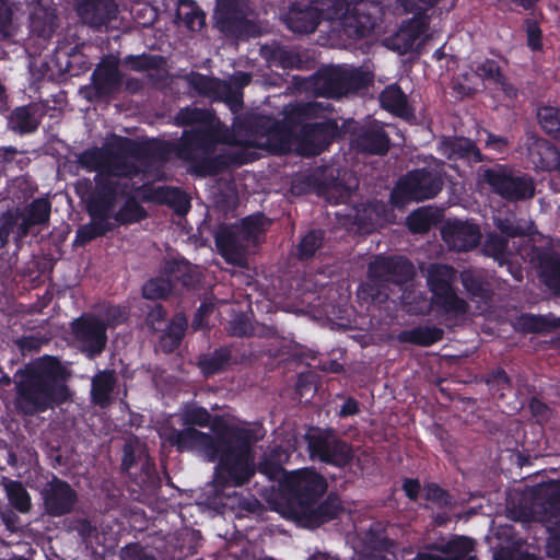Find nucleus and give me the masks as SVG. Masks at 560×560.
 Returning a JSON list of instances; mask_svg holds the SVG:
<instances>
[{
  "mask_svg": "<svg viewBox=\"0 0 560 560\" xmlns=\"http://www.w3.org/2000/svg\"><path fill=\"white\" fill-rule=\"evenodd\" d=\"M219 143L218 128L185 129L177 142L147 139L138 141L124 138L120 149L136 160L167 162L172 154L189 165V172L198 177L217 176L230 167H240L253 162L246 150H229L214 154Z\"/></svg>",
  "mask_w": 560,
  "mask_h": 560,
  "instance_id": "obj_1",
  "label": "nucleus"
},
{
  "mask_svg": "<svg viewBox=\"0 0 560 560\" xmlns=\"http://www.w3.org/2000/svg\"><path fill=\"white\" fill-rule=\"evenodd\" d=\"M14 406L23 416H36L55 409L72 397L68 386L70 372L57 357L44 355L15 374Z\"/></svg>",
  "mask_w": 560,
  "mask_h": 560,
  "instance_id": "obj_2",
  "label": "nucleus"
},
{
  "mask_svg": "<svg viewBox=\"0 0 560 560\" xmlns=\"http://www.w3.org/2000/svg\"><path fill=\"white\" fill-rule=\"evenodd\" d=\"M209 428L213 432L211 446L219 457L213 476L215 487L223 490L247 485L255 475L252 453L254 431L229 424L219 415H211Z\"/></svg>",
  "mask_w": 560,
  "mask_h": 560,
  "instance_id": "obj_3",
  "label": "nucleus"
},
{
  "mask_svg": "<svg viewBox=\"0 0 560 560\" xmlns=\"http://www.w3.org/2000/svg\"><path fill=\"white\" fill-rule=\"evenodd\" d=\"M302 439L310 458L314 462L345 468L354 458L352 445L342 440L332 428L308 427Z\"/></svg>",
  "mask_w": 560,
  "mask_h": 560,
  "instance_id": "obj_4",
  "label": "nucleus"
},
{
  "mask_svg": "<svg viewBox=\"0 0 560 560\" xmlns=\"http://www.w3.org/2000/svg\"><path fill=\"white\" fill-rule=\"evenodd\" d=\"M513 518L524 523H552L560 518V481L537 486L511 509Z\"/></svg>",
  "mask_w": 560,
  "mask_h": 560,
  "instance_id": "obj_5",
  "label": "nucleus"
},
{
  "mask_svg": "<svg viewBox=\"0 0 560 560\" xmlns=\"http://www.w3.org/2000/svg\"><path fill=\"white\" fill-rule=\"evenodd\" d=\"M281 490L292 517L311 503L318 502L327 491V481L317 471L303 468L285 475L281 481Z\"/></svg>",
  "mask_w": 560,
  "mask_h": 560,
  "instance_id": "obj_6",
  "label": "nucleus"
},
{
  "mask_svg": "<svg viewBox=\"0 0 560 560\" xmlns=\"http://www.w3.org/2000/svg\"><path fill=\"white\" fill-rule=\"evenodd\" d=\"M481 178L492 192L509 202L526 201L536 194L534 178L508 164L485 168Z\"/></svg>",
  "mask_w": 560,
  "mask_h": 560,
  "instance_id": "obj_7",
  "label": "nucleus"
},
{
  "mask_svg": "<svg viewBox=\"0 0 560 560\" xmlns=\"http://www.w3.org/2000/svg\"><path fill=\"white\" fill-rule=\"evenodd\" d=\"M441 175L429 168H416L400 177L395 185L390 201L395 207H404L410 201L434 198L443 188Z\"/></svg>",
  "mask_w": 560,
  "mask_h": 560,
  "instance_id": "obj_8",
  "label": "nucleus"
},
{
  "mask_svg": "<svg viewBox=\"0 0 560 560\" xmlns=\"http://www.w3.org/2000/svg\"><path fill=\"white\" fill-rule=\"evenodd\" d=\"M252 14L248 0H215L213 26L228 38L243 39L255 33Z\"/></svg>",
  "mask_w": 560,
  "mask_h": 560,
  "instance_id": "obj_9",
  "label": "nucleus"
},
{
  "mask_svg": "<svg viewBox=\"0 0 560 560\" xmlns=\"http://www.w3.org/2000/svg\"><path fill=\"white\" fill-rule=\"evenodd\" d=\"M128 183L114 182L109 176L96 174L94 186L85 198L86 212L91 219H110L121 195H126Z\"/></svg>",
  "mask_w": 560,
  "mask_h": 560,
  "instance_id": "obj_10",
  "label": "nucleus"
},
{
  "mask_svg": "<svg viewBox=\"0 0 560 560\" xmlns=\"http://www.w3.org/2000/svg\"><path fill=\"white\" fill-rule=\"evenodd\" d=\"M71 332L80 351L90 360L100 357L107 345V326L98 317L83 314L71 323Z\"/></svg>",
  "mask_w": 560,
  "mask_h": 560,
  "instance_id": "obj_11",
  "label": "nucleus"
},
{
  "mask_svg": "<svg viewBox=\"0 0 560 560\" xmlns=\"http://www.w3.org/2000/svg\"><path fill=\"white\" fill-rule=\"evenodd\" d=\"M122 83L117 61L103 60L92 72L91 85L83 90L84 97L90 102L109 101L120 92Z\"/></svg>",
  "mask_w": 560,
  "mask_h": 560,
  "instance_id": "obj_12",
  "label": "nucleus"
},
{
  "mask_svg": "<svg viewBox=\"0 0 560 560\" xmlns=\"http://www.w3.org/2000/svg\"><path fill=\"white\" fill-rule=\"evenodd\" d=\"M40 497L44 514L49 517H61L70 514L79 500L77 490L68 481L57 476H52L44 485Z\"/></svg>",
  "mask_w": 560,
  "mask_h": 560,
  "instance_id": "obj_13",
  "label": "nucleus"
},
{
  "mask_svg": "<svg viewBox=\"0 0 560 560\" xmlns=\"http://www.w3.org/2000/svg\"><path fill=\"white\" fill-rule=\"evenodd\" d=\"M163 439L179 453L197 452L202 454L208 462L219 464L215 450L211 446L212 439L210 433L191 427L184 429L171 427L164 432Z\"/></svg>",
  "mask_w": 560,
  "mask_h": 560,
  "instance_id": "obj_14",
  "label": "nucleus"
},
{
  "mask_svg": "<svg viewBox=\"0 0 560 560\" xmlns=\"http://www.w3.org/2000/svg\"><path fill=\"white\" fill-rule=\"evenodd\" d=\"M350 145L366 155H386L390 149V137L382 121L373 119L354 128Z\"/></svg>",
  "mask_w": 560,
  "mask_h": 560,
  "instance_id": "obj_15",
  "label": "nucleus"
},
{
  "mask_svg": "<svg viewBox=\"0 0 560 560\" xmlns=\"http://www.w3.org/2000/svg\"><path fill=\"white\" fill-rule=\"evenodd\" d=\"M214 244L226 264L237 267L246 265L249 244L234 224H220L214 232Z\"/></svg>",
  "mask_w": 560,
  "mask_h": 560,
  "instance_id": "obj_16",
  "label": "nucleus"
},
{
  "mask_svg": "<svg viewBox=\"0 0 560 560\" xmlns=\"http://www.w3.org/2000/svg\"><path fill=\"white\" fill-rule=\"evenodd\" d=\"M75 12L83 24L103 31L117 20L119 9L116 0H75Z\"/></svg>",
  "mask_w": 560,
  "mask_h": 560,
  "instance_id": "obj_17",
  "label": "nucleus"
},
{
  "mask_svg": "<svg viewBox=\"0 0 560 560\" xmlns=\"http://www.w3.org/2000/svg\"><path fill=\"white\" fill-rule=\"evenodd\" d=\"M283 21L294 33L311 34L322 21V11L315 0H296L290 3Z\"/></svg>",
  "mask_w": 560,
  "mask_h": 560,
  "instance_id": "obj_18",
  "label": "nucleus"
},
{
  "mask_svg": "<svg viewBox=\"0 0 560 560\" xmlns=\"http://www.w3.org/2000/svg\"><path fill=\"white\" fill-rule=\"evenodd\" d=\"M149 190V184L137 185L128 183L127 194L120 197L124 199V202L112 215L118 225H131L148 218V211L138 201V197H142L144 201L151 200V197L147 196Z\"/></svg>",
  "mask_w": 560,
  "mask_h": 560,
  "instance_id": "obj_19",
  "label": "nucleus"
},
{
  "mask_svg": "<svg viewBox=\"0 0 560 560\" xmlns=\"http://www.w3.org/2000/svg\"><path fill=\"white\" fill-rule=\"evenodd\" d=\"M380 7L372 0H355L350 14H347L343 26L354 37L362 38L370 35L376 27Z\"/></svg>",
  "mask_w": 560,
  "mask_h": 560,
  "instance_id": "obj_20",
  "label": "nucleus"
},
{
  "mask_svg": "<svg viewBox=\"0 0 560 560\" xmlns=\"http://www.w3.org/2000/svg\"><path fill=\"white\" fill-rule=\"evenodd\" d=\"M342 512L343 506L338 495L329 493L324 501L311 503L292 516V518L303 527L317 528L338 518Z\"/></svg>",
  "mask_w": 560,
  "mask_h": 560,
  "instance_id": "obj_21",
  "label": "nucleus"
},
{
  "mask_svg": "<svg viewBox=\"0 0 560 560\" xmlns=\"http://www.w3.org/2000/svg\"><path fill=\"white\" fill-rule=\"evenodd\" d=\"M370 272L374 278L382 279L388 285H401L412 279L413 266L402 256H380L370 262Z\"/></svg>",
  "mask_w": 560,
  "mask_h": 560,
  "instance_id": "obj_22",
  "label": "nucleus"
},
{
  "mask_svg": "<svg viewBox=\"0 0 560 560\" xmlns=\"http://www.w3.org/2000/svg\"><path fill=\"white\" fill-rule=\"evenodd\" d=\"M442 237L451 249L469 252L479 245L481 232L476 223L456 220L442 229Z\"/></svg>",
  "mask_w": 560,
  "mask_h": 560,
  "instance_id": "obj_23",
  "label": "nucleus"
},
{
  "mask_svg": "<svg viewBox=\"0 0 560 560\" xmlns=\"http://www.w3.org/2000/svg\"><path fill=\"white\" fill-rule=\"evenodd\" d=\"M260 56L267 61L269 67L282 70H303L307 63V56L301 54L296 47L278 42L261 46Z\"/></svg>",
  "mask_w": 560,
  "mask_h": 560,
  "instance_id": "obj_24",
  "label": "nucleus"
},
{
  "mask_svg": "<svg viewBox=\"0 0 560 560\" xmlns=\"http://www.w3.org/2000/svg\"><path fill=\"white\" fill-rule=\"evenodd\" d=\"M19 215L18 238L27 237L33 228L45 225L49 222L51 202L44 197L35 198L22 209H14Z\"/></svg>",
  "mask_w": 560,
  "mask_h": 560,
  "instance_id": "obj_25",
  "label": "nucleus"
},
{
  "mask_svg": "<svg viewBox=\"0 0 560 560\" xmlns=\"http://www.w3.org/2000/svg\"><path fill=\"white\" fill-rule=\"evenodd\" d=\"M124 138L118 139L116 151H108L106 153L104 172L98 174L109 176L114 182L133 183L132 179L141 173V170L135 162L128 160V156H132L120 149Z\"/></svg>",
  "mask_w": 560,
  "mask_h": 560,
  "instance_id": "obj_26",
  "label": "nucleus"
},
{
  "mask_svg": "<svg viewBox=\"0 0 560 560\" xmlns=\"http://www.w3.org/2000/svg\"><path fill=\"white\" fill-rule=\"evenodd\" d=\"M310 86L317 96L339 100L345 96L341 66L318 69L310 79Z\"/></svg>",
  "mask_w": 560,
  "mask_h": 560,
  "instance_id": "obj_27",
  "label": "nucleus"
},
{
  "mask_svg": "<svg viewBox=\"0 0 560 560\" xmlns=\"http://www.w3.org/2000/svg\"><path fill=\"white\" fill-rule=\"evenodd\" d=\"M427 27L428 24L422 18H412L404 22L393 36L386 38V45L399 55L410 52Z\"/></svg>",
  "mask_w": 560,
  "mask_h": 560,
  "instance_id": "obj_28",
  "label": "nucleus"
},
{
  "mask_svg": "<svg viewBox=\"0 0 560 560\" xmlns=\"http://www.w3.org/2000/svg\"><path fill=\"white\" fill-rule=\"evenodd\" d=\"M164 273L171 280L174 289L177 285L187 290L196 289L203 277L198 266L192 265L184 257L168 260L165 264Z\"/></svg>",
  "mask_w": 560,
  "mask_h": 560,
  "instance_id": "obj_29",
  "label": "nucleus"
},
{
  "mask_svg": "<svg viewBox=\"0 0 560 560\" xmlns=\"http://www.w3.org/2000/svg\"><path fill=\"white\" fill-rule=\"evenodd\" d=\"M440 151L448 160H462L468 164L486 160L476 142L466 137L445 138L441 142Z\"/></svg>",
  "mask_w": 560,
  "mask_h": 560,
  "instance_id": "obj_30",
  "label": "nucleus"
},
{
  "mask_svg": "<svg viewBox=\"0 0 560 560\" xmlns=\"http://www.w3.org/2000/svg\"><path fill=\"white\" fill-rule=\"evenodd\" d=\"M43 110L36 103L18 106L8 116V128L16 135L24 136L37 131Z\"/></svg>",
  "mask_w": 560,
  "mask_h": 560,
  "instance_id": "obj_31",
  "label": "nucleus"
},
{
  "mask_svg": "<svg viewBox=\"0 0 560 560\" xmlns=\"http://www.w3.org/2000/svg\"><path fill=\"white\" fill-rule=\"evenodd\" d=\"M537 269L540 281L560 294V256L552 249L541 248L536 254Z\"/></svg>",
  "mask_w": 560,
  "mask_h": 560,
  "instance_id": "obj_32",
  "label": "nucleus"
},
{
  "mask_svg": "<svg viewBox=\"0 0 560 560\" xmlns=\"http://www.w3.org/2000/svg\"><path fill=\"white\" fill-rule=\"evenodd\" d=\"M380 103L388 113L406 121L416 118L415 109L409 105L406 93L397 83L385 86L380 94Z\"/></svg>",
  "mask_w": 560,
  "mask_h": 560,
  "instance_id": "obj_33",
  "label": "nucleus"
},
{
  "mask_svg": "<svg viewBox=\"0 0 560 560\" xmlns=\"http://www.w3.org/2000/svg\"><path fill=\"white\" fill-rule=\"evenodd\" d=\"M386 206L381 201H369L355 207L354 223L366 233L375 231L386 220Z\"/></svg>",
  "mask_w": 560,
  "mask_h": 560,
  "instance_id": "obj_34",
  "label": "nucleus"
},
{
  "mask_svg": "<svg viewBox=\"0 0 560 560\" xmlns=\"http://www.w3.org/2000/svg\"><path fill=\"white\" fill-rule=\"evenodd\" d=\"M118 378L114 370H103L97 372L91 383L92 401L106 408L112 402V395L117 386Z\"/></svg>",
  "mask_w": 560,
  "mask_h": 560,
  "instance_id": "obj_35",
  "label": "nucleus"
},
{
  "mask_svg": "<svg viewBox=\"0 0 560 560\" xmlns=\"http://www.w3.org/2000/svg\"><path fill=\"white\" fill-rule=\"evenodd\" d=\"M444 337V330L436 326H416L411 329L401 330L396 339L400 343H410L419 347H430Z\"/></svg>",
  "mask_w": 560,
  "mask_h": 560,
  "instance_id": "obj_36",
  "label": "nucleus"
},
{
  "mask_svg": "<svg viewBox=\"0 0 560 560\" xmlns=\"http://www.w3.org/2000/svg\"><path fill=\"white\" fill-rule=\"evenodd\" d=\"M187 326L188 323L185 315L177 313L166 325L165 329L161 330L162 335L160 336L159 347L164 353H172L180 346Z\"/></svg>",
  "mask_w": 560,
  "mask_h": 560,
  "instance_id": "obj_37",
  "label": "nucleus"
},
{
  "mask_svg": "<svg viewBox=\"0 0 560 560\" xmlns=\"http://www.w3.org/2000/svg\"><path fill=\"white\" fill-rule=\"evenodd\" d=\"M215 114L207 108H199L194 105H187L179 108L173 118L177 127L206 128L214 126Z\"/></svg>",
  "mask_w": 560,
  "mask_h": 560,
  "instance_id": "obj_38",
  "label": "nucleus"
},
{
  "mask_svg": "<svg viewBox=\"0 0 560 560\" xmlns=\"http://www.w3.org/2000/svg\"><path fill=\"white\" fill-rule=\"evenodd\" d=\"M175 21H180L191 32H198L206 25V13L196 0H178Z\"/></svg>",
  "mask_w": 560,
  "mask_h": 560,
  "instance_id": "obj_39",
  "label": "nucleus"
},
{
  "mask_svg": "<svg viewBox=\"0 0 560 560\" xmlns=\"http://www.w3.org/2000/svg\"><path fill=\"white\" fill-rule=\"evenodd\" d=\"M474 548V540L464 536H457L446 542L431 546V549L450 556V560H478L476 556L470 555Z\"/></svg>",
  "mask_w": 560,
  "mask_h": 560,
  "instance_id": "obj_40",
  "label": "nucleus"
},
{
  "mask_svg": "<svg viewBox=\"0 0 560 560\" xmlns=\"http://www.w3.org/2000/svg\"><path fill=\"white\" fill-rule=\"evenodd\" d=\"M358 298L364 302L384 303L389 298V285L382 279L374 278L368 267L366 281L362 282L358 288Z\"/></svg>",
  "mask_w": 560,
  "mask_h": 560,
  "instance_id": "obj_41",
  "label": "nucleus"
},
{
  "mask_svg": "<svg viewBox=\"0 0 560 560\" xmlns=\"http://www.w3.org/2000/svg\"><path fill=\"white\" fill-rule=\"evenodd\" d=\"M432 303L443 314L453 317L465 315L469 310L468 303L457 295L455 288L433 295Z\"/></svg>",
  "mask_w": 560,
  "mask_h": 560,
  "instance_id": "obj_42",
  "label": "nucleus"
},
{
  "mask_svg": "<svg viewBox=\"0 0 560 560\" xmlns=\"http://www.w3.org/2000/svg\"><path fill=\"white\" fill-rule=\"evenodd\" d=\"M232 359L230 347H220L213 352L205 354L199 359L198 366L205 376H212L224 371Z\"/></svg>",
  "mask_w": 560,
  "mask_h": 560,
  "instance_id": "obj_43",
  "label": "nucleus"
},
{
  "mask_svg": "<svg viewBox=\"0 0 560 560\" xmlns=\"http://www.w3.org/2000/svg\"><path fill=\"white\" fill-rule=\"evenodd\" d=\"M460 280L464 289L471 299H478L486 303L492 300L493 290L491 284L481 276L471 270H464L460 273Z\"/></svg>",
  "mask_w": 560,
  "mask_h": 560,
  "instance_id": "obj_44",
  "label": "nucleus"
},
{
  "mask_svg": "<svg viewBox=\"0 0 560 560\" xmlns=\"http://www.w3.org/2000/svg\"><path fill=\"white\" fill-rule=\"evenodd\" d=\"M456 270L448 265H433L428 273V285L432 296L454 288Z\"/></svg>",
  "mask_w": 560,
  "mask_h": 560,
  "instance_id": "obj_45",
  "label": "nucleus"
},
{
  "mask_svg": "<svg viewBox=\"0 0 560 560\" xmlns=\"http://www.w3.org/2000/svg\"><path fill=\"white\" fill-rule=\"evenodd\" d=\"M114 229L115 225L108 219H91L90 223L79 226L73 244L75 246H84L93 240L106 235Z\"/></svg>",
  "mask_w": 560,
  "mask_h": 560,
  "instance_id": "obj_46",
  "label": "nucleus"
},
{
  "mask_svg": "<svg viewBox=\"0 0 560 560\" xmlns=\"http://www.w3.org/2000/svg\"><path fill=\"white\" fill-rule=\"evenodd\" d=\"M156 200L168 206L178 215L186 214L190 209V201L184 190L178 187H162L155 191Z\"/></svg>",
  "mask_w": 560,
  "mask_h": 560,
  "instance_id": "obj_47",
  "label": "nucleus"
},
{
  "mask_svg": "<svg viewBox=\"0 0 560 560\" xmlns=\"http://www.w3.org/2000/svg\"><path fill=\"white\" fill-rule=\"evenodd\" d=\"M558 317H548L544 315L524 314L518 320V329L526 334L549 332L560 328L557 322Z\"/></svg>",
  "mask_w": 560,
  "mask_h": 560,
  "instance_id": "obj_48",
  "label": "nucleus"
},
{
  "mask_svg": "<svg viewBox=\"0 0 560 560\" xmlns=\"http://www.w3.org/2000/svg\"><path fill=\"white\" fill-rule=\"evenodd\" d=\"M245 241L250 245L255 244L259 235L264 234L267 228V218L264 213L257 212L243 218L234 224Z\"/></svg>",
  "mask_w": 560,
  "mask_h": 560,
  "instance_id": "obj_49",
  "label": "nucleus"
},
{
  "mask_svg": "<svg viewBox=\"0 0 560 560\" xmlns=\"http://www.w3.org/2000/svg\"><path fill=\"white\" fill-rule=\"evenodd\" d=\"M341 77L343 81L345 96L368 89L372 82L369 72L361 68L341 66Z\"/></svg>",
  "mask_w": 560,
  "mask_h": 560,
  "instance_id": "obj_50",
  "label": "nucleus"
},
{
  "mask_svg": "<svg viewBox=\"0 0 560 560\" xmlns=\"http://www.w3.org/2000/svg\"><path fill=\"white\" fill-rule=\"evenodd\" d=\"M7 498L12 508L20 513H27L32 508L31 495L21 481L8 480L4 483Z\"/></svg>",
  "mask_w": 560,
  "mask_h": 560,
  "instance_id": "obj_51",
  "label": "nucleus"
},
{
  "mask_svg": "<svg viewBox=\"0 0 560 560\" xmlns=\"http://www.w3.org/2000/svg\"><path fill=\"white\" fill-rule=\"evenodd\" d=\"M482 253L503 265L510 256L508 238L494 232L489 233L483 242Z\"/></svg>",
  "mask_w": 560,
  "mask_h": 560,
  "instance_id": "obj_52",
  "label": "nucleus"
},
{
  "mask_svg": "<svg viewBox=\"0 0 560 560\" xmlns=\"http://www.w3.org/2000/svg\"><path fill=\"white\" fill-rule=\"evenodd\" d=\"M537 120L547 135L560 140V108L550 105L539 107Z\"/></svg>",
  "mask_w": 560,
  "mask_h": 560,
  "instance_id": "obj_53",
  "label": "nucleus"
},
{
  "mask_svg": "<svg viewBox=\"0 0 560 560\" xmlns=\"http://www.w3.org/2000/svg\"><path fill=\"white\" fill-rule=\"evenodd\" d=\"M324 232L322 230L308 231L296 245V257L301 261H306L314 257L315 253L322 247Z\"/></svg>",
  "mask_w": 560,
  "mask_h": 560,
  "instance_id": "obj_54",
  "label": "nucleus"
},
{
  "mask_svg": "<svg viewBox=\"0 0 560 560\" xmlns=\"http://www.w3.org/2000/svg\"><path fill=\"white\" fill-rule=\"evenodd\" d=\"M19 215L16 214L14 209H9L1 213L0 215V248H4L9 242L10 237H13L15 243L22 242L24 238H18V228H19Z\"/></svg>",
  "mask_w": 560,
  "mask_h": 560,
  "instance_id": "obj_55",
  "label": "nucleus"
},
{
  "mask_svg": "<svg viewBox=\"0 0 560 560\" xmlns=\"http://www.w3.org/2000/svg\"><path fill=\"white\" fill-rule=\"evenodd\" d=\"M140 471L135 476V482L142 489H153L160 483L155 463L148 455L139 457Z\"/></svg>",
  "mask_w": 560,
  "mask_h": 560,
  "instance_id": "obj_56",
  "label": "nucleus"
},
{
  "mask_svg": "<svg viewBox=\"0 0 560 560\" xmlns=\"http://www.w3.org/2000/svg\"><path fill=\"white\" fill-rule=\"evenodd\" d=\"M57 26V16L52 10L35 11L31 15V27L40 37H49Z\"/></svg>",
  "mask_w": 560,
  "mask_h": 560,
  "instance_id": "obj_57",
  "label": "nucleus"
},
{
  "mask_svg": "<svg viewBox=\"0 0 560 560\" xmlns=\"http://www.w3.org/2000/svg\"><path fill=\"white\" fill-rule=\"evenodd\" d=\"M322 11V20L342 19L346 21L347 14H350L354 1L351 0H315Z\"/></svg>",
  "mask_w": 560,
  "mask_h": 560,
  "instance_id": "obj_58",
  "label": "nucleus"
},
{
  "mask_svg": "<svg viewBox=\"0 0 560 560\" xmlns=\"http://www.w3.org/2000/svg\"><path fill=\"white\" fill-rule=\"evenodd\" d=\"M174 290L168 277H156L149 279L142 285V296L147 300L158 301L168 296Z\"/></svg>",
  "mask_w": 560,
  "mask_h": 560,
  "instance_id": "obj_59",
  "label": "nucleus"
},
{
  "mask_svg": "<svg viewBox=\"0 0 560 560\" xmlns=\"http://www.w3.org/2000/svg\"><path fill=\"white\" fill-rule=\"evenodd\" d=\"M180 419L186 427L207 428L211 421V413L202 406L187 405L182 410Z\"/></svg>",
  "mask_w": 560,
  "mask_h": 560,
  "instance_id": "obj_60",
  "label": "nucleus"
},
{
  "mask_svg": "<svg viewBox=\"0 0 560 560\" xmlns=\"http://www.w3.org/2000/svg\"><path fill=\"white\" fill-rule=\"evenodd\" d=\"M266 135L268 142L277 151H285L289 148V129L278 120L267 119Z\"/></svg>",
  "mask_w": 560,
  "mask_h": 560,
  "instance_id": "obj_61",
  "label": "nucleus"
},
{
  "mask_svg": "<svg viewBox=\"0 0 560 560\" xmlns=\"http://www.w3.org/2000/svg\"><path fill=\"white\" fill-rule=\"evenodd\" d=\"M306 135L313 139H322L329 142L335 139L338 133V124L335 119H324L307 125Z\"/></svg>",
  "mask_w": 560,
  "mask_h": 560,
  "instance_id": "obj_62",
  "label": "nucleus"
},
{
  "mask_svg": "<svg viewBox=\"0 0 560 560\" xmlns=\"http://www.w3.org/2000/svg\"><path fill=\"white\" fill-rule=\"evenodd\" d=\"M126 62L133 71L142 72L148 70H158L164 62V57L161 55H130L126 58Z\"/></svg>",
  "mask_w": 560,
  "mask_h": 560,
  "instance_id": "obj_63",
  "label": "nucleus"
},
{
  "mask_svg": "<svg viewBox=\"0 0 560 560\" xmlns=\"http://www.w3.org/2000/svg\"><path fill=\"white\" fill-rule=\"evenodd\" d=\"M423 497L438 508H447L452 504L453 497L436 482H427L423 486Z\"/></svg>",
  "mask_w": 560,
  "mask_h": 560,
  "instance_id": "obj_64",
  "label": "nucleus"
}]
</instances>
